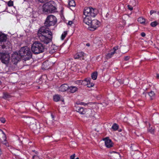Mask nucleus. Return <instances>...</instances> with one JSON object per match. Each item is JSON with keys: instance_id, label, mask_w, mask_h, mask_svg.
<instances>
[{"instance_id": "obj_1", "label": "nucleus", "mask_w": 159, "mask_h": 159, "mask_svg": "<svg viewBox=\"0 0 159 159\" xmlns=\"http://www.w3.org/2000/svg\"><path fill=\"white\" fill-rule=\"evenodd\" d=\"M38 35L40 40L46 44L52 41V33L48 29L44 27L40 28L38 31Z\"/></svg>"}, {"instance_id": "obj_2", "label": "nucleus", "mask_w": 159, "mask_h": 159, "mask_svg": "<svg viewBox=\"0 0 159 159\" xmlns=\"http://www.w3.org/2000/svg\"><path fill=\"white\" fill-rule=\"evenodd\" d=\"M32 52L35 54L42 53L44 52L45 47L43 44L39 41H35L32 45Z\"/></svg>"}, {"instance_id": "obj_3", "label": "nucleus", "mask_w": 159, "mask_h": 159, "mask_svg": "<svg viewBox=\"0 0 159 159\" xmlns=\"http://www.w3.org/2000/svg\"><path fill=\"white\" fill-rule=\"evenodd\" d=\"M54 3L52 1H50L47 2L43 6V11L47 12H54L56 11V8L54 6Z\"/></svg>"}, {"instance_id": "obj_4", "label": "nucleus", "mask_w": 159, "mask_h": 159, "mask_svg": "<svg viewBox=\"0 0 159 159\" xmlns=\"http://www.w3.org/2000/svg\"><path fill=\"white\" fill-rule=\"evenodd\" d=\"M97 13V9L93 8L86 7L84 9V14L85 16L94 17Z\"/></svg>"}, {"instance_id": "obj_5", "label": "nucleus", "mask_w": 159, "mask_h": 159, "mask_svg": "<svg viewBox=\"0 0 159 159\" xmlns=\"http://www.w3.org/2000/svg\"><path fill=\"white\" fill-rule=\"evenodd\" d=\"M57 22V18L54 16L50 15L48 16L44 23L45 25L47 27L54 25Z\"/></svg>"}, {"instance_id": "obj_6", "label": "nucleus", "mask_w": 159, "mask_h": 159, "mask_svg": "<svg viewBox=\"0 0 159 159\" xmlns=\"http://www.w3.org/2000/svg\"><path fill=\"white\" fill-rule=\"evenodd\" d=\"M18 53L22 57L26 56H29L30 55V49L26 46L22 47Z\"/></svg>"}, {"instance_id": "obj_7", "label": "nucleus", "mask_w": 159, "mask_h": 159, "mask_svg": "<svg viewBox=\"0 0 159 159\" xmlns=\"http://www.w3.org/2000/svg\"><path fill=\"white\" fill-rule=\"evenodd\" d=\"M10 56L9 54L5 52H0V59L2 63L5 64L8 63L9 60Z\"/></svg>"}, {"instance_id": "obj_8", "label": "nucleus", "mask_w": 159, "mask_h": 159, "mask_svg": "<svg viewBox=\"0 0 159 159\" xmlns=\"http://www.w3.org/2000/svg\"><path fill=\"white\" fill-rule=\"evenodd\" d=\"M75 110L77 112L82 115H88L89 113L91 112V110L90 109H84L83 107H80L75 106Z\"/></svg>"}, {"instance_id": "obj_9", "label": "nucleus", "mask_w": 159, "mask_h": 159, "mask_svg": "<svg viewBox=\"0 0 159 159\" xmlns=\"http://www.w3.org/2000/svg\"><path fill=\"white\" fill-rule=\"evenodd\" d=\"M100 22L96 19L93 20L90 24V30L93 31L98 28L99 26Z\"/></svg>"}, {"instance_id": "obj_10", "label": "nucleus", "mask_w": 159, "mask_h": 159, "mask_svg": "<svg viewBox=\"0 0 159 159\" xmlns=\"http://www.w3.org/2000/svg\"><path fill=\"white\" fill-rule=\"evenodd\" d=\"M30 129L33 130V132L35 133H38L39 131V128H38L36 125V121L33 118L30 120Z\"/></svg>"}, {"instance_id": "obj_11", "label": "nucleus", "mask_w": 159, "mask_h": 159, "mask_svg": "<svg viewBox=\"0 0 159 159\" xmlns=\"http://www.w3.org/2000/svg\"><path fill=\"white\" fill-rule=\"evenodd\" d=\"M21 58L22 57H20V56L18 53L16 52L13 54L11 56L12 61L14 62V64H16L20 60Z\"/></svg>"}, {"instance_id": "obj_12", "label": "nucleus", "mask_w": 159, "mask_h": 159, "mask_svg": "<svg viewBox=\"0 0 159 159\" xmlns=\"http://www.w3.org/2000/svg\"><path fill=\"white\" fill-rule=\"evenodd\" d=\"M103 140L105 141V146L107 148H110L113 147V143L109 137H107L103 139Z\"/></svg>"}, {"instance_id": "obj_13", "label": "nucleus", "mask_w": 159, "mask_h": 159, "mask_svg": "<svg viewBox=\"0 0 159 159\" xmlns=\"http://www.w3.org/2000/svg\"><path fill=\"white\" fill-rule=\"evenodd\" d=\"M111 154V157L113 159H120L121 156L120 154L118 152L114 151L110 152Z\"/></svg>"}, {"instance_id": "obj_14", "label": "nucleus", "mask_w": 159, "mask_h": 159, "mask_svg": "<svg viewBox=\"0 0 159 159\" xmlns=\"http://www.w3.org/2000/svg\"><path fill=\"white\" fill-rule=\"evenodd\" d=\"M85 16V17H84V19L83 21L86 24L89 26L92 20V17L86 16Z\"/></svg>"}, {"instance_id": "obj_15", "label": "nucleus", "mask_w": 159, "mask_h": 159, "mask_svg": "<svg viewBox=\"0 0 159 159\" xmlns=\"http://www.w3.org/2000/svg\"><path fill=\"white\" fill-rule=\"evenodd\" d=\"M84 53L82 52H78L74 56V58L75 59H84L83 57L84 56Z\"/></svg>"}, {"instance_id": "obj_16", "label": "nucleus", "mask_w": 159, "mask_h": 159, "mask_svg": "<svg viewBox=\"0 0 159 159\" xmlns=\"http://www.w3.org/2000/svg\"><path fill=\"white\" fill-rule=\"evenodd\" d=\"M36 108L39 111H40L41 112H43L44 111V106L43 103H37L36 104Z\"/></svg>"}, {"instance_id": "obj_17", "label": "nucleus", "mask_w": 159, "mask_h": 159, "mask_svg": "<svg viewBox=\"0 0 159 159\" xmlns=\"http://www.w3.org/2000/svg\"><path fill=\"white\" fill-rule=\"evenodd\" d=\"M68 86L67 84H64L61 85L59 88V91L64 92L68 90Z\"/></svg>"}, {"instance_id": "obj_18", "label": "nucleus", "mask_w": 159, "mask_h": 159, "mask_svg": "<svg viewBox=\"0 0 159 159\" xmlns=\"http://www.w3.org/2000/svg\"><path fill=\"white\" fill-rule=\"evenodd\" d=\"M91 79L90 78H86L84 80V84L86 85L88 87H91L93 86L94 84L93 83H91Z\"/></svg>"}, {"instance_id": "obj_19", "label": "nucleus", "mask_w": 159, "mask_h": 159, "mask_svg": "<svg viewBox=\"0 0 159 159\" xmlns=\"http://www.w3.org/2000/svg\"><path fill=\"white\" fill-rule=\"evenodd\" d=\"M7 38V35L3 33H0V43L5 42Z\"/></svg>"}, {"instance_id": "obj_20", "label": "nucleus", "mask_w": 159, "mask_h": 159, "mask_svg": "<svg viewBox=\"0 0 159 159\" xmlns=\"http://www.w3.org/2000/svg\"><path fill=\"white\" fill-rule=\"evenodd\" d=\"M77 88L75 86H71L70 87H68V90L71 93H74L77 90Z\"/></svg>"}, {"instance_id": "obj_21", "label": "nucleus", "mask_w": 159, "mask_h": 159, "mask_svg": "<svg viewBox=\"0 0 159 159\" xmlns=\"http://www.w3.org/2000/svg\"><path fill=\"white\" fill-rule=\"evenodd\" d=\"M120 51L122 53H125L128 51L127 47L124 46H121L120 48Z\"/></svg>"}, {"instance_id": "obj_22", "label": "nucleus", "mask_w": 159, "mask_h": 159, "mask_svg": "<svg viewBox=\"0 0 159 159\" xmlns=\"http://www.w3.org/2000/svg\"><path fill=\"white\" fill-rule=\"evenodd\" d=\"M115 51H112L111 50L110 52L108 53L106 56V58L107 59L111 58L113 56V55L115 54Z\"/></svg>"}, {"instance_id": "obj_23", "label": "nucleus", "mask_w": 159, "mask_h": 159, "mask_svg": "<svg viewBox=\"0 0 159 159\" xmlns=\"http://www.w3.org/2000/svg\"><path fill=\"white\" fill-rule=\"evenodd\" d=\"M11 95L8 93L7 92H4L3 93L2 98L3 99H6L11 98Z\"/></svg>"}, {"instance_id": "obj_24", "label": "nucleus", "mask_w": 159, "mask_h": 159, "mask_svg": "<svg viewBox=\"0 0 159 159\" xmlns=\"http://www.w3.org/2000/svg\"><path fill=\"white\" fill-rule=\"evenodd\" d=\"M60 96L58 95H55L53 97V100L56 102H57L60 100Z\"/></svg>"}, {"instance_id": "obj_25", "label": "nucleus", "mask_w": 159, "mask_h": 159, "mask_svg": "<svg viewBox=\"0 0 159 159\" xmlns=\"http://www.w3.org/2000/svg\"><path fill=\"white\" fill-rule=\"evenodd\" d=\"M84 80H78L75 82V84L80 85H84Z\"/></svg>"}, {"instance_id": "obj_26", "label": "nucleus", "mask_w": 159, "mask_h": 159, "mask_svg": "<svg viewBox=\"0 0 159 159\" xmlns=\"http://www.w3.org/2000/svg\"><path fill=\"white\" fill-rule=\"evenodd\" d=\"M148 94L151 100L153 99L154 98L155 94L153 91H151L150 92L148 93Z\"/></svg>"}, {"instance_id": "obj_27", "label": "nucleus", "mask_w": 159, "mask_h": 159, "mask_svg": "<svg viewBox=\"0 0 159 159\" xmlns=\"http://www.w3.org/2000/svg\"><path fill=\"white\" fill-rule=\"evenodd\" d=\"M121 84H124V82H122L120 80H119L114 82V86L116 87V86L117 85H118V86H119V85Z\"/></svg>"}, {"instance_id": "obj_28", "label": "nucleus", "mask_w": 159, "mask_h": 159, "mask_svg": "<svg viewBox=\"0 0 159 159\" xmlns=\"http://www.w3.org/2000/svg\"><path fill=\"white\" fill-rule=\"evenodd\" d=\"M138 21L141 24H144L145 21V20L143 17H140L138 18Z\"/></svg>"}, {"instance_id": "obj_29", "label": "nucleus", "mask_w": 159, "mask_h": 159, "mask_svg": "<svg viewBox=\"0 0 159 159\" xmlns=\"http://www.w3.org/2000/svg\"><path fill=\"white\" fill-rule=\"evenodd\" d=\"M97 73L96 72L93 73L91 75L92 79L93 80H95L97 78Z\"/></svg>"}, {"instance_id": "obj_30", "label": "nucleus", "mask_w": 159, "mask_h": 159, "mask_svg": "<svg viewBox=\"0 0 159 159\" xmlns=\"http://www.w3.org/2000/svg\"><path fill=\"white\" fill-rule=\"evenodd\" d=\"M111 128L114 130L116 131L118 129L119 126L117 124L114 123L112 126Z\"/></svg>"}, {"instance_id": "obj_31", "label": "nucleus", "mask_w": 159, "mask_h": 159, "mask_svg": "<svg viewBox=\"0 0 159 159\" xmlns=\"http://www.w3.org/2000/svg\"><path fill=\"white\" fill-rule=\"evenodd\" d=\"M69 5L70 7H75V1L74 0L70 1L69 3Z\"/></svg>"}, {"instance_id": "obj_32", "label": "nucleus", "mask_w": 159, "mask_h": 159, "mask_svg": "<svg viewBox=\"0 0 159 159\" xmlns=\"http://www.w3.org/2000/svg\"><path fill=\"white\" fill-rule=\"evenodd\" d=\"M67 34V32L66 31L64 32L61 35V39L62 40H63L64 39V38H65Z\"/></svg>"}, {"instance_id": "obj_33", "label": "nucleus", "mask_w": 159, "mask_h": 159, "mask_svg": "<svg viewBox=\"0 0 159 159\" xmlns=\"http://www.w3.org/2000/svg\"><path fill=\"white\" fill-rule=\"evenodd\" d=\"M0 131L2 132V133L3 134V140H4L5 142H6V136L5 134V133L1 129H0Z\"/></svg>"}, {"instance_id": "obj_34", "label": "nucleus", "mask_w": 159, "mask_h": 159, "mask_svg": "<svg viewBox=\"0 0 159 159\" xmlns=\"http://www.w3.org/2000/svg\"><path fill=\"white\" fill-rule=\"evenodd\" d=\"M158 24V23L156 21H155L153 22H152L151 23V25L153 27H154L156 26Z\"/></svg>"}, {"instance_id": "obj_35", "label": "nucleus", "mask_w": 159, "mask_h": 159, "mask_svg": "<svg viewBox=\"0 0 159 159\" xmlns=\"http://www.w3.org/2000/svg\"><path fill=\"white\" fill-rule=\"evenodd\" d=\"M7 5L9 7L12 6L13 5V2L12 1L10 0L8 2Z\"/></svg>"}, {"instance_id": "obj_36", "label": "nucleus", "mask_w": 159, "mask_h": 159, "mask_svg": "<svg viewBox=\"0 0 159 159\" xmlns=\"http://www.w3.org/2000/svg\"><path fill=\"white\" fill-rule=\"evenodd\" d=\"M0 121L2 123H4L6 121V120L3 117H1L0 118Z\"/></svg>"}, {"instance_id": "obj_37", "label": "nucleus", "mask_w": 159, "mask_h": 159, "mask_svg": "<svg viewBox=\"0 0 159 159\" xmlns=\"http://www.w3.org/2000/svg\"><path fill=\"white\" fill-rule=\"evenodd\" d=\"M31 154L33 155V154ZM32 159H40L37 155H33Z\"/></svg>"}, {"instance_id": "obj_38", "label": "nucleus", "mask_w": 159, "mask_h": 159, "mask_svg": "<svg viewBox=\"0 0 159 159\" xmlns=\"http://www.w3.org/2000/svg\"><path fill=\"white\" fill-rule=\"evenodd\" d=\"M149 131L151 133H153V132L154 129L150 127H149L148 129Z\"/></svg>"}, {"instance_id": "obj_39", "label": "nucleus", "mask_w": 159, "mask_h": 159, "mask_svg": "<svg viewBox=\"0 0 159 159\" xmlns=\"http://www.w3.org/2000/svg\"><path fill=\"white\" fill-rule=\"evenodd\" d=\"M130 57L129 56H126L124 57V59L125 61H128Z\"/></svg>"}, {"instance_id": "obj_40", "label": "nucleus", "mask_w": 159, "mask_h": 159, "mask_svg": "<svg viewBox=\"0 0 159 159\" xmlns=\"http://www.w3.org/2000/svg\"><path fill=\"white\" fill-rule=\"evenodd\" d=\"M75 157V154H74L70 156V159H74Z\"/></svg>"}, {"instance_id": "obj_41", "label": "nucleus", "mask_w": 159, "mask_h": 159, "mask_svg": "<svg viewBox=\"0 0 159 159\" xmlns=\"http://www.w3.org/2000/svg\"><path fill=\"white\" fill-rule=\"evenodd\" d=\"M113 49H114L113 51H115V52L118 49V46H117L114 47L113 48Z\"/></svg>"}, {"instance_id": "obj_42", "label": "nucleus", "mask_w": 159, "mask_h": 159, "mask_svg": "<svg viewBox=\"0 0 159 159\" xmlns=\"http://www.w3.org/2000/svg\"><path fill=\"white\" fill-rule=\"evenodd\" d=\"M128 9L131 11L133 9V7L129 5L128 6Z\"/></svg>"}, {"instance_id": "obj_43", "label": "nucleus", "mask_w": 159, "mask_h": 159, "mask_svg": "<svg viewBox=\"0 0 159 159\" xmlns=\"http://www.w3.org/2000/svg\"><path fill=\"white\" fill-rule=\"evenodd\" d=\"M141 35L143 37H144L145 36L146 34L144 32H142L141 33Z\"/></svg>"}, {"instance_id": "obj_44", "label": "nucleus", "mask_w": 159, "mask_h": 159, "mask_svg": "<svg viewBox=\"0 0 159 159\" xmlns=\"http://www.w3.org/2000/svg\"><path fill=\"white\" fill-rule=\"evenodd\" d=\"M7 46L5 45H3L1 46L2 48L3 49H4L6 48Z\"/></svg>"}, {"instance_id": "obj_45", "label": "nucleus", "mask_w": 159, "mask_h": 159, "mask_svg": "<svg viewBox=\"0 0 159 159\" xmlns=\"http://www.w3.org/2000/svg\"><path fill=\"white\" fill-rule=\"evenodd\" d=\"M55 51L54 49H51L50 51V53H53L55 52Z\"/></svg>"}, {"instance_id": "obj_46", "label": "nucleus", "mask_w": 159, "mask_h": 159, "mask_svg": "<svg viewBox=\"0 0 159 159\" xmlns=\"http://www.w3.org/2000/svg\"><path fill=\"white\" fill-rule=\"evenodd\" d=\"M73 24V22L71 21H69L68 22V24L70 25H71Z\"/></svg>"}, {"instance_id": "obj_47", "label": "nucleus", "mask_w": 159, "mask_h": 159, "mask_svg": "<svg viewBox=\"0 0 159 159\" xmlns=\"http://www.w3.org/2000/svg\"><path fill=\"white\" fill-rule=\"evenodd\" d=\"M155 12V11H153V10H151L150 11V14L151 15H152V14H153Z\"/></svg>"}, {"instance_id": "obj_48", "label": "nucleus", "mask_w": 159, "mask_h": 159, "mask_svg": "<svg viewBox=\"0 0 159 159\" xmlns=\"http://www.w3.org/2000/svg\"><path fill=\"white\" fill-rule=\"evenodd\" d=\"M79 104L82 105H86L85 103H84V102H81L80 103H79Z\"/></svg>"}, {"instance_id": "obj_49", "label": "nucleus", "mask_w": 159, "mask_h": 159, "mask_svg": "<svg viewBox=\"0 0 159 159\" xmlns=\"http://www.w3.org/2000/svg\"><path fill=\"white\" fill-rule=\"evenodd\" d=\"M32 152H35V154H36L35 155H37V151H35V150H32Z\"/></svg>"}, {"instance_id": "obj_50", "label": "nucleus", "mask_w": 159, "mask_h": 159, "mask_svg": "<svg viewBox=\"0 0 159 159\" xmlns=\"http://www.w3.org/2000/svg\"><path fill=\"white\" fill-rule=\"evenodd\" d=\"M157 77L158 79H159V74L157 75Z\"/></svg>"}, {"instance_id": "obj_51", "label": "nucleus", "mask_w": 159, "mask_h": 159, "mask_svg": "<svg viewBox=\"0 0 159 159\" xmlns=\"http://www.w3.org/2000/svg\"><path fill=\"white\" fill-rule=\"evenodd\" d=\"M4 144L6 145V146H8V143H5Z\"/></svg>"}, {"instance_id": "obj_52", "label": "nucleus", "mask_w": 159, "mask_h": 159, "mask_svg": "<svg viewBox=\"0 0 159 159\" xmlns=\"http://www.w3.org/2000/svg\"><path fill=\"white\" fill-rule=\"evenodd\" d=\"M86 46H90V44L89 43H87Z\"/></svg>"}, {"instance_id": "obj_53", "label": "nucleus", "mask_w": 159, "mask_h": 159, "mask_svg": "<svg viewBox=\"0 0 159 159\" xmlns=\"http://www.w3.org/2000/svg\"><path fill=\"white\" fill-rule=\"evenodd\" d=\"M47 63V62H44L43 63V65H45V64H46Z\"/></svg>"}, {"instance_id": "obj_54", "label": "nucleus", "mask_w": 159, "mask_h": 159, "mask_svg": "<svg viewBox=\"0 0 159 159\" xmlns=\"http://www.w3.org/2000/svg\"><path fill=\"white\" fill-rule=\"evenodd\" d=\"M1 149H0V155H1Z\"/></svg>"}, {"instance_id": "obj_55", "label": "nucleus", "mask_w": 159, "mask_h": 159, "mask_svg": "<svg viewBox=\"0 0 159 159\" xmlns=\"http://www.w3.org/2000/svg\"><path fill=\"white\" fill-rule=\"evenodd\" d=\"M61 101L62 102H64V100H61Z\"/></svg>"}, {"instance_id": "obj_56", "label": "nucleus", "mask_w": 159, "mask_h": 159, "mask_svg": "<svg viewBox=\"0 0 159 159\" xmlns=\"http://www.w3.org/2000/svg\"><path fill=\"white\" fill-rule=\"evenodd\" d=\"M75 159H79V158L78 157H77Z\"/></svg>"}, {"instance_id": "obj_57", "label": "nucleus", "mask_w": 159, "mask_h": 159, "mask_svg": "<svg viewBox=\"0 0 159 159\" xmlns=\"http://www.w3.org/2000/svg\"><path fill=\"white\" fill-rule=\"evenodd\" d=\"M52 118H54V117L52 115Z\"/></svg>"}]
</instances>
